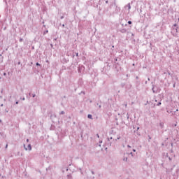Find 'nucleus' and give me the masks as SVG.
<instances>
[{
	"mask_svg": "<svg viewBox=\"0 0 179 179\" xmlns=\"http://www.w3.org/2000/svg\"><path fill=\"white\" fill-rule=\"evenodd\" d=\"M28 150H31V145H28Z\"/></svg>",
	"mask_w": 179,
	"mask_h": 179,
	"instance_id": "nucleus-1",
	"label": "nucleus"
},
{
	"mask_svg": "<svg viewBox=\"0 0 179 179\" xmlns=\"http://www.w3.org/2000/svg\"><path fill=\"white\" fill-rule=\"evenodd\" d=\"M88 118H90V120H92V115H88Z\"/></svg>",
	"mask_w": 179,
	"mask_h": 179,
	"instance_id": "nucleus-2",
	"label": "nucleus"
},
{
	"mask_svg": "<svg viewBox=\"0 0 179 179\" xmlns=\"http://www.w3.org/2000/svg\"><path fill=\"white\" fill-rule=\"evenodd\" d=\"M128 24H132V22L129 21V22H128Z\"/></svg>",
	"mask_w": 179,
	"mask_h": 179,
	"instance_id": "nucleus-3",
	"label": "nucleus"
},
{
	"mask_svg": "<svg viewBox=\"0 0 179 179\" xmlns=\"http://www.w3.org/2000/svg\"><path fill=\"white\" fill-rule=\"evenodd\" d=\"M127 160H128V158H124V162H127Z\"/></svg>",
	"mask_w": 179,
	"mask_h": 179,
	"instance_id": "nucleus-4",
	"label": "nucleus"
},
{
	"mask_svg": "<svg viewBox=\"0 0 179 179\" xmlns=\"http://www.w3.org/2000/svg\"><path fill=\"white\" fill-rule=\"evenodd\" d=\"M36 66H40V64L36 63Z\"/></svg>",
	"mask_w": 179,
	"mask_h": 179,
	"instance_id": "nucleus-5",
	"label": "nucleus"
},
{
	"mask_svg": "<svg viewBox=\"0 0 179 179\" xmlns=\"http://www.w3.org/2000/svg\"><path fill=\"white\" fill-rule=\"evenodd\" d=\"M133 152H136V150L134 149V150H133Z\"/></svg>",
	"mask_w": 179,
	"mask_h": 179,
	"instance_id": "nucleus-6",
	"label": "nucleus"
},
{
	"mask_svg": "<svg viewBox=\"0 0 179 179\" xmlns=\"http://www.w3.org/2000/svg\"><path fill=\"white\" fill-rule=\"evenodd\" d=\"M160 104H162V103L159 102V103H158V106H160Z\"/></svg>",
	"mask_w": 179,
	"mask_h": 179,
	"instance_id": "nucleus-7",
	"label": "nucleus"
},
{
	"mask_svg": "<svg viewBox=\"0 0 179 179\" xmlns=\"http://www.w3.org/2000/svg\"><path fill=\"white\" fill-rule=\"evenodd\" d=\"M8 148V144H6V148Z\"/></svg>",
	"mask_w": 179,
	"mask_h": 179,
	"instance_id": "nucleus-8",
	"label": "nucleus"
},
{
	"mask_svg": "<svg viewBox=\"0 0 179 179\" xmlns=\"http://www.w3.org/2000/svg\"><path fill=\"white\" fill-rule=\"evenodd\" d=\"M27 142H29V139H27Z\"/></svg>",
	"mask_w": 179,
	"mask_h": 179,
	"instance_id": "nucleus-9",
	"label": "nucleus"
},
{
	"mask_svg": "<svg viewBox=\"0 0 179 179\" xmlns=\"http://www.w3.org/2000/svg\"><path fill=\"white\" fill-rule=\"evenodd\" d=\"M128 148H131L130 145H127Z\"/></svg>",
	"mask_w": 179,
	"mask_h": 179,
	"instance_id": "nucleus-10",
	"label": "nucleus"
},
{
	"mask_svg": "<svg viewBox=\"0 0 179 179\" xmlns=\"http://www.w3.org/2000/svg\"><path fill=\"white\" fill-rule=\"evenodd\" d=\"M174 26H177V24H175Z\"/></svg>",
	"mask_w": 179,
	"mask_h": 179,
	"instance_id": "nucleus-11",
	"label": "nucleus"
},
{
	"mask_svg": "<svg viewBox=\"0 0 179 179\" xmlns=\"http://www.w3.org/2000/svg\"><path fill=\"white\" fill-rule=\"evenodd\" d=\"M98 138H99V135H97Z\"/></svg>",
	"mask_w": 179,
	"mask_h": 179,
	"instance_id": "nucleus-12",
	"label": "nucleus"
},
{
	"mask_svg": "<svg viewBox=\"0 0 179 179\" xmlns=\"http://www.w3.org/2000/svg\"><path fill=\"white\" fill-rule=\"evenodd\" d=\"M178 20H179V18H178Z\"/></svg>",
	"mask_w": 179,
	"mask_h": 179,
	"instance_id": "nucleus-13",
	"label": "nucleus"
}]
</instances>
